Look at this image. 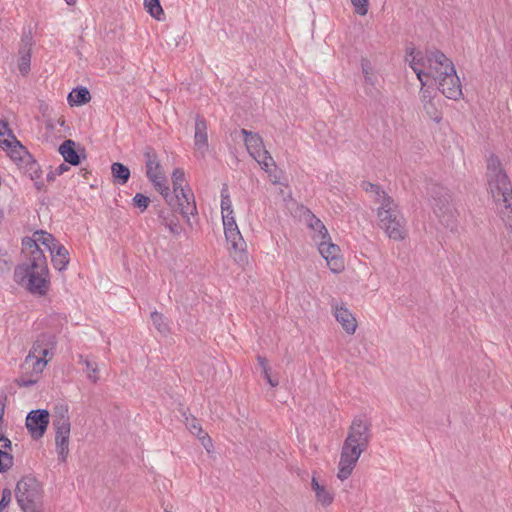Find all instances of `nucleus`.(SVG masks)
Returning a JSON list of instances; mask_svg holds the SVG:
<instances>
[{"label": "nucleus", "mask_w": 512, "mask_h": 512, "mask_svg": "<svg viewBox=\"0 0 512 512\" xmlns=\"http://www.w3.org/2000/svg\"><path fill=\"white\" fill-rule=\"evenodd\" d=\"M23 253L25 261L16 266L14 270L15 281L25 285L26 289L38 296H44L49 290V270L46 257L40 248L44 246L50 252L59 245L54 237L41 230L34 233V238L23 239Z\"/></svg>", "instance_id": "nucleus-1"}, {"label": "nucleus", "mask_w": 512, "mask_h": 512, "mask_svg": "<svg viewBox=\"0 0 512 512\" xmlns=\"http://www.w3.org/2000/svg\"><path fill=\"white\" fill-rule=\"evenodd\" d=\"M370 427V422L363 416H357L353 419L343 443L338 463L337 478L341 481L351 476L361 454L367 449L371 438Z\"/></svg>", "instance_id": "nucleus-2"}, {"label": "nucleus", "mask_w": 512, "mask_h": 512, "mask_svg": "<svg viewBox=\"0 0 512 512\" xmlns=\"http://www.w3.org/2000/svg\"><path fill=\"white\" fill-rule=\"evenodd\" d=\"M486 179L488 191L497 205L499 215L512 234V184L495 155L487 159Z\"/></svg>", "instance_id": "nucleus-3"}, {"label": "nucleus", "mask_w": 512, "mask_h": 512, "mask_svg": "<svg viewBox=\"0 0 512 512\" xmlns=\"http://www.w3.org/2000/svg\"><path fill=\"white\" fill-rule=\"evenodd\" d=\"M406 60L416 73L421 87L426 86L424 77L438 81L443 72L452 71L453 62L440 50L430 49L424 53L411 48L407 51Z\"/></svg>", "instance_id": "nucleus-4"}, {"label": "nucleus", "mask_w": 512, "mask_h": 512, "mask_svg": "<svg viewBox=\"0 0 512 512\" xmlns=\"http://www.w3.org/2000/svg\"><path fill=\"white\" fill-rule=\"evenodd\" d=\"M377 209L379 226L385 234L394 241H402L407 237L406 219L398 204L391 198L382 196Z\"/></svg>", "instance_id": "nucleus-5"}, {"label": "nucleus", "mask_w": 512, "mask_h": 512, "mask_svg": "<svg viewBox=\"0 0 512 512\" xmlns=\"http://www.w3.org/2000/svg\"><path fill=\"white\" fill-rule=\"evenodd\" d=\"M55 345L54 335L48 333L39 335L26 356L24 364L28 365L36 374L42 373L53 356L52 350Z\"/></svg>", "instance_id": "nucleus-6"}, {"label": "nucleus", "mask_w": 512, "mask_h": 512, "mask_svg": "<svg viewBox=\"0 0 512 512\" xmlns=\"http://www.w3.org/2000/svg\"><path fill=\"white\" fill-rule=\"evenodd\" d=\"M53 427L55 429L56 450L61 461L65 462L69 453V438L71 423L68 415V407L60 406L53 416Z\"/></svg>", "instance_id": "nucleus-7"}, {"label": "nucleus", "mask_w": 512, "mask_h": 512, "mask_svg": "<svg viewBox=\"0 0 512 512\" xmlns=\"http://www.w3.org/2000/svg\"><path fill=\"white\" fill-rule=\"evenodd\" d=\"M16 499L24 512H37L41 499V488L36 479L22 478L16 486Z\"/></svg>", "instance_id": "nucleus-8"}, {"label": "nucleus", "mask_w": 512, "mask_h": 512, "mask_svg": "<svg viewBox=\"0 0 512 512\" xmlns=\"http://www.w3.org/2000/svg\"><path fill=\"white\" fill-rule=\"evenodd\" d=\"M241 134L244 136V143L250 156L258 162L263 170L270 172V168L275 166V161L265 149L261 136L246 129H242Z\"/></svg>", "instance_id": "nucleus-9"}, {"label": "nucleus", "mask_w": 512, "mask_h": 512, "mask_svg": "<svg viewBox=\"0 0 512 512\" xmlns=\"http://www.w3.org/2000/svg\"><path fill=\"white\" fill-rule=\"evenodd\" d=\"M144 157L148 179L152 182L155 189L159 191L164 198H167L169 196V187L167 185L166 176L161 169L157 153L153 148L146 147Z\"/></svg>", "instance_id": "nucleus-10"}, {"label": "nucleus", "mask_w": 512, "mask_h": 512, "mask_svg": "<svg viewBox=\"0 0 512 512\" xmlns=\"http://www.w3.org/2000/svg\"><path fill=\"white\" fill-rule=\"evenodd\" d=\"M4 149L20 170L28 173L32 179L39 177L37 162L18 140L10 144V147H5Z\"/></svg>", "instance_id": "nucleus-11"}, {"label": "nucleus", "mask_w": 512, "mask_h": 512, "mask_svg": "<svg viewBox=\"0 0 512 512\" xmlns=\"http://www.w3.org/2000/svg\"><path fill=\"white\" fill-rule=\"evenodd\" d=\"M442 74L443 76L437 81L439 91L449 99H460L462 96V87L455 67L453 66L452 71L443 72Z\"/></svg>", "instance_id": "nucleus-12"}, {"label": "nucleus", "mask_w": 512, "mask_h": 512, "mask_svg": "<svg viewBox=\"0 0 512 512\" xmlns=\"http://www.w3.org/2000/svg\"><path fill=\"white\" fill-rule=\"evenodd\" d=\"M319 253L326 260L328 267L334 273H339L343 270V260L340 257V249L337 245L330 242L329 239H324L317 243Z\"/></svg>", "instance_id": "nucleus-13"}, {"label": "nucleus", "mask_w": 512, "mask_h": 512, "mask_svg": "<svg viewBox=\"0 0 512 512\" xmlns=\"http://www.w3.org/2000/svg\"><path fill=\"white\" fill-rule=\"evenodd\" d=\"M225 239L228 243V250L233 257L234 261L239 265H244L248 262V255L246 252V242L242 237L240 230L235 232H225Z\"/></svg>", "instance_id": "nucleus-14"}, {"label": "nucleus", "mask_w": 512, "mask_h": 512, "mask_svg": "<svg viewBox=\"0 0 512 512\" xmlns=\"http://www.w3.org/2000/svg\"><path fill=\"white\" fill-rule=\"evenodd\" d=\"M165 199L170 206L177 207L184 217L197 213L194 195L190 189L174 193V197L169 194Z\"/></svg>", "instance_id": "nucleus-15"}, {"label": "nucleus", "mask_w": 512, "mask_h": 512, "mask_svg": "<svg viewBox=\"0 0 512 512\" xmlns=\"http://www.w3.org/2000/svg\"><path fill=\"white\" fill-rule=\"evenodd\" d=\"M49 424V412L47 410H32L26 417V427L35 439L41 438Z\"/></svg>", "instance_id": "nucleus-16"}, {"label": "nucleus", "mask_w": 512, "mask_h": 512, "mask_svg": "<svg viewBox=\"0 0 512 512\" xmlns=\"http://www.w3.org/2000/svg\"><path fill=\"white\" fill-rule=\"evenodd\" d=\"M419 97L426 116L435 123H440L442 120L440 102L432 95V91L429 88L421 87Z\"/></svg>", "instance_id": "nucleus-17"}, {"label": "nucleus", "mask_w": 512, "mask_h": 512, "mask_svg": "<svg viewBox=\"0 0 512 512\" xmlns=\"http://www.w3.org/2000/svg\"><path fill=\"white\" fill-rule=\"evenodd\" d=\"M194 147L196 155L200 158H204L209 147L207 123L206 120L200 116H197L195 120Z\"/></svg>", "instance_id": "nucleus-18"}, {"label": "nucleus", "mask_w": 512, "mask_h": 512, "mask_svg": "<svg viewBox=\"0 0 512 512\" xmlns=\"http://www.w3.org/2000/svg\"><path fill=\"white\" fill-rule=\"evenodd\" d=\"M334 316L347 334H354L357 329V321L353 314L343 305L334 306Z\"/></svg>", "instance_id": "nucleus-19"}, {"label": "nucleus", "mask_w": 512, "mask_h": 512, "mask_svg": "<svg viewBox=\"0 0 512 512\" xmlns=\"http://www.w3.org/2000/svg\"><path fill=\"white\" fill-rule=\"evenodd\" d=\"M305 221L308 227L313 231L312 238L316 243L324 239H329L328 230L323 222L310 211H307L305 214Z\"/></svg>", "instance_id": "nucleus-20"}, {"label": "nucleus", "mask_w": 512, "mask_h": 512, "mask_svg": "<svg viewBox=\"0 0 512 512\" xmlns=\"http://www.w3.org/2000/svg\"><path fill=\"white\" fill-rule=\"evenodd\" d=\"M361 69L365 81V91L368 95H373L377 82V76L374 72L371 62L368 59L363 58L361 60Z\"/></svg>", "instance_id": "nucleus-21"}, {"label": "nucleus", "mask_w": 512, "mask_h": 512, "mask_svg": "<svg viewBox=\"0 0 512 512\" xmlns=\"http://www.w3.org/2000/svg\"><path fill=\"white\" fill-rule=\"evenodd\" d=\"M161 224L165 226L172 234L179 235L182 231L177 215L171 210H162L159 213Z\"/></svg>", "instance_id": "nucleus-22"}, {"label": "nucleus", "mask_w": 512, "mask_h": 512, "mask_svg": "<svg viewBox=\"0 0 512 512\" xmlns=\"http://www.w3.org/2000/svg\"><path fill=\"white\" fill-rule=\"evenodd\" d=\"M312 490L315 492L317 502L323 506H329L334 500V494L325 486L320 484L315 477L311 481Z\"/></svg>", "instance_id": "nucleus-23"}, {"label": "nucleus", "mask_w": 512, "mask_h": 512, "mask_svg": "<svg viewBox=\"0 0 512 512\" xmlns=\"http://www.w3.org/2000/svg\"><path fill=\"white\" fill-rule=\"evenodd\" d=\"M75 142L71 139L65 140L59 147V153L64 160L71 165L80 164V156L75 150Z\"/></svg>", "instance_id": "nucleus-24"}, {"label": "nucleus", "mask_w": 512, "mask_h": 512, "mask_svg": "<svg viewBox=\"0 0 512 512\" xmlns=\"http://www.w3.org/2000/svg\"><path fill=\"white\" fill-rule=\"evenodd\" d=\"M52 264L58 271L66 270L69 264V252L63 245H58L55 250L50 252Z\"/></svg>", "instance_id": "nucleus-25"}, {"label": "nucleus", "mask_w": 512, "mask_h": 512, "mask_svg": "<svg viewBox=\"0 0 512 512\" xmlns=\"http://www.w3.org/2000/svg\"><path fill=\"white\" fill-rule=\"evenodd\" d=\"M67 100L71 106H80L88 103L91 100V95L85 87L76 88L69 93Z\"/></svg>", "instance_id": "nucleus-26"}, {"label": "nucleus", "mask_w": 512, "mask_h": 512, "mask_svg": "<svg viewBox=\"0 0 512 512\" xmlns=\"http://www.w3.org/2000/svg\"><path fill=\"white\" fill-rule=\"evenodd\" d=\"M79 363L85 366L87 378L96 383L99 380L97 364L83 355H79Z\"/></svg>", "instance_id": "nucleus-27"}, {"label": "nucleus", "mask_w": 512, "mask_h": 512, "mask_svg": "<svg viewBox=\"0 0 512 512\" xmlns=\"http://www.w3.org/2000/svg\"><path fill=\"white\" fill-rule=\"evenodd\" d=\"M111 172L115 180L121 185L127 183V181L129 180L130 171L128 167L121 163H113L111 166Z\"/></svg>", "instance_id": "nucleus-28"}, {"label": "nucleus", "mask_w": 512, "mask_h": 512, "mask_svg": "<svg viewBox=\"0 0 512 512\" xmlns=\"http://www.w3.org/2000/svg\"><path fill=\"white\" fill-rule=\"evenodd\" d=\"M221 213L222 217L234 215L232 201L230 199L228 187L224 185L221 189Z\"/></svg>", "instance_id": "nucleus-29"}, {"label": "nucleus", "mask_w": 512, "mask_h": 512, "mask_svg": "<svg viewBox=\"0 0 512 512\" xmlns=\"http://www.w3.org/2000/svg\"><path fill=\"white\" fill-rule=\"evenodd\" d=\"M151 320L158 332H160L163 335H166L169 332V324L166 317L163 314L154 311L151 313Z\"/></svg>", "instance_id": "nucleus-30"}, {"label": "nucleus", "mask_w": 512, "mask_h": 512, "mask_svg": "<svg viewBox=\"0 0 512 512\" xmlns=\"http://www.w3.org/2000/svg\"><path fill=\"white\" fill-rule=\"evenodd\" d=\"M173 192L179 193L187 186L184 171L181 168L174 169L172 173Z\"/></svg>", "instance_id": "nucleus-31"}, {"label": "nucleus", "mask_w": 512, "mask_h": 512, "mask_svg": "<svg viewBox=\"0 0 512 512\" xmlns=\"http://www.w3.org/2000/svg\"><path fill=\"white\" fill-rule=\"evenodd\" d=\"M19 54L18 68L21 74L26 75L30 70L31 51L30 49H20Z\"/></svg>", "instance_id": "nucleus-32"}, {"label": "nucleus", "mask_w": 512, "mask_h": 512, "mask_svg": "<svg viewBox=\"0 0 512 512\" xmlns=\"http://www.w3.org/2000/svg\"><path fill=\"white\" fill-rule=\"evenodd\" d=\"M145 8L147 12L157 20L161 19V16L164 14L163 9L160 5L159 0H144Z\"/></svg>", "instance_id": "nucleus-33"}, {"label": "nucleus", "mask_w": 512, "mask_h": 512, "mask_svg": "<svg viewBox=\"0 0 512 512\" xmlns=\"http://www.w3.org/2000/svg\"><path fill=\"white\" fill-rule=\"evenodd\" d=\"M362 188L366 192L374 193L375 194V201L377 203H379V204L381 203L382 196L390 197L384 190H382L380 188V186H378L376 184H373V183H370V182H363L362 183Z\"/></svg>", "instance_id": "nucleus-34"}, {"label": "nucleus", "mask_w": 512, "mask_h": 512, "mask_svg": "<svg viewBox=\"0 0 512 512\" xmlns=\"http://www.w3.org/2000/svg\"><path fill=\"white\" fill-rule=\"evenodd\" d=\"M13 465V456L0 449V473L6 472Z\"/></svg>", "instance_id": "nucleus-35"}, {"label": "nucleus", "mask_w": 512, "mask_h": 512, "mask_svg": "<svg viewBox=\"0 0 512 512\" xmlns=\"http://www.w3.org/2000/svg\"><path fill=\"white\" fill-rule=\"evenodd\" d=\"M354 8V12L360 16H365L368 12V0H350Z\"/></svg>", "instance_id": "nucleus-36"}, {"label": "nucleus", "mask_w": 512, "mask_h": 512, "mask_svg": "<svg viewBox=\"0 0 512 512\" xmlns=\"http://www.w3.org/2000/svg\"><path fill=\"white\" fill-rule=\"evenodd\" d=\"M16 137L11 131L10 128H7V131H3L0 135V146L4 149L5 147H10V144H13L16 141Z\"/></svg>", "instance_id": "nucleus-37"}, {"label": "nucleus", "mask_w": 512, "mask_h": 512, "mask_svg": "<svg viewBox=\"0 0 512 512\" xmlns=\"http://www.w3.org/2000/svg\"><path fill=\"white\" fill-rule=\"evenodd\" d=\"M222 221H223L224 233L232 232V231L235 232V231L239 230L234 215L224 216V217H222Z\"/></svg>", "instance_id": "nucleus-38"}, {"label": "nucleus", "mask_w": 512, "mask_h": 512, "mask_svg": "<svg viewBox=\"0 0 512 512\" xmlns=\"http://www.w3.org/2000/svg\"><path fill=\"white\" fill-rule=\"evenodd\" d=\"M149 202H150V199L149 197L141 194V193H137L134 197H133V204L135 207H138L139 209H141V211H144L148 205H149Z\"/></svg>", "instance_id": "nucleus-39"}, {"label": "nucleus", "mask_w": 512, "mask_h": 512, "mask_svg": "<svg viewBox=\"0 0 512 512\" xmlns=\"http://www.w3.org/2000/svg\"><path fill=\"white\" fill-rule=\"evenodd\" d=\"M186 426L188 427V429L190 430V432L196 436H198L199 438H201V433H203L202 431V428L199 424V422L197 421V419L195 418H192V419H187V423H186Z\"/></svg>", "instance_id": "nucleus-40"}, {"label": "nucleus", "mask_w": 512, "mask_h": 512, "mask_svg": "<svg viewBox=\"0 0 512 512\" xmlns=\"http://www.w3.org/2000/svg\"><path fill=\"white\" fill-rule=\"evenodd\" d=\"M12 499V493L9 489H4L2 491L1 499H0V512H3L4 509L9 505Z\"/></svg>", "instance_id": "nucleus-41"}, {"label": "nucleus", "mask_w": 512, "mask_h": 512, "mask_svg": "<svg viewBox=\"0 0 512 512\" xmlns=\"http://www.w3.org/2000/svg\"><path fill=\"white\" fill-rule=\"evenodd\" d=\"M257 361L262 368V373L267 374V372H269L270 369L268 367L266 358L259 355L257 356Z\"/></svg>", "instance_id": "nucleus-42"}, {"label": "nucleus", "mask_w": 512, "mask_h": 512, "mask_svg": "<svg viewBox=\"0 0 512 512\" xmlns=\"http://www.w3.org/2000/svg\"><path fill=\"white\" fill-rule=\"evenodd\" d=\"M23 47L21 49H30L32 47V36L29 34L24 35L22 38Z\"/></svg>", "instance_id": "nucleus-43"}, {"label": "nucleus", "mask_w": 512, "mask_h": 512, "mask_svg": "<svg viewBox=\"0 0 512 512\" xmlns=\"http://www.w3.org/2000/svg\"><path fill=\"white\" fill-rule=\"evenodd\" d=\"M263 375L271 387L278 386V384H279L278 380L272 378L270 375V372H267V374H263Z\"/></svg>", "instance_id": "nucleus-44"}, {"label": "nucleus", "mask_w": 512, "mask_h": 512, "mask_svg": "<svg viewBox=\"0 0 512 512\" xmlns=\"http://www.w3.org/2000/svg\"><path fill=\"white\" fill-rule=\"evenodd\" d=\"M11 447V441L6 437H0V449H7Z\"/></svg>", "instance_id": "nucleus-45"}, {"label": "nucleus", "mask_w": 512, "mask_h": 512, "mask_svg": "<svg viewBox=\"0 0 512 512\" xmlns=\"http://www.w3.org/2000/svg\"><path fill=\"white\" fill-rule=\"evenodd\" d=\"M69 170V166H67L66 164L62 163L60 164L56 169H55V173L57 175H62L64 172L68 171Z\"/></svg>", "instance_id": "nucleus-46"}, {"label": "nucleus", "mask_w": 512, "mask_h": 512, "mask_svg": "<svg viewBox=\"0 0 512 512\" xmlns=\"http://www.w3.org/2000/svg\"><path fill=\"white\" fill-rule=\"evenodd\" d=\"M4 411H5L4 397L0 396V419H3Z\"/></svg>", "instance_id": "nucleus-47"}, {"label": "nucleus", "mask_w": 512, "mask_h": 512, "mask_svg": "<svg viewBox=\"0 0 512 512\" xmlns=\"http://www.w3.org/2000/svg\"><path fill=\"white\" fill-rule=\"evenodd\" d=\"M56 176H58V175L55 173V170L51 171L50 173L47 174V180L53 181L56 178Z\"/></svg>", "instance_id": "nucleus-48"}, {"label": "nucleus", "mask_w": 512, "mask_h": 512, "mask_svg": "<svg viewBox=\"0 0 512 512\" xmlns=\"http://www.w3.org/2000/svg\"><path fill=\"white\" fill-rule=\"evenodd\" d=\"M36 381L35 380H28V381H24L23 383H21L20 385H23V386H31L35 383Z\"/></svg>", "instance_id": "nucleus-49"}, {"label": "nucleus", "mask_w": 512, "mask_h": 512, "mask_svg": "<svg viewBox=\"0 0 512 512\" xmlns=\"http://www.w3.org/2000/svg\"><path fill=\"white\" fill-rule=\"evenodd\" d=\"M69 6H73L76 4V0H64Z\"/></svg>", "instance_id": "nucleus-50"}]
</instances>
